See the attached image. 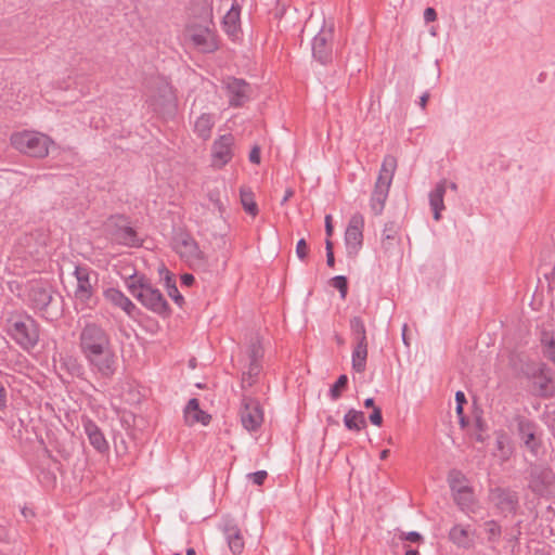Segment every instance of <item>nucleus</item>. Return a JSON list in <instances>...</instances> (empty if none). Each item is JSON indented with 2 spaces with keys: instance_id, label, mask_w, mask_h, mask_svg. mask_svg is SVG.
Masks as SVG:
<instances>
[{
  "instance_id": "obj_48",
  "label": "nucleus",
  "mask_w": 555,
  "mask_h": 555,
  "mask_svg": "<svg viewBox=\"0 0 555 555\" xmlns=\"http://www.w3.org/2000/svg\"><path fill=\"white\" fill-rule=\"evenodd\" d=\"M308 245H307V242L305 238H300L298 242H297V245H296V255L297 257L301 260V261H305L307 256H308Z\"/></svg>"
},
{
  "instance_id": "obj_11",
  "label": "nucleus",
  "mask_w": 555,
  "mask_h": 555,
  "mask_svg": "<svg viewBox=\"0 0 555 555\" xmlns=\"http://www.w3.org/2000/svg\"><path fill=\"white\" fill-rule=\"evenodd\" d=\"M8 334L24 350L34 348L39 340L38 324L29 317L12 321L9 325Z\"/></svg>"
},
{
  "instance_id": "obj_49",
  "label": "nucleus",
  "mask_w": 555,
  "mask_h": 555,
  "mask_svg": "<svg viewBox=\"0 0 555 555\" xmlns=\"http://www.w3.org/2000/svg\"><path fill=\"white\" fill-rule=\"evenodd\" d=\"M455 402H456V413L461 418V423H464V420L462 417L463 414V406L467 402L466 397L463 391H456L455 393Z\"/></svg>"
},
{
  "instance_id": "obj_17",
  "label": "nucleus",
  "mask_w": 555,
  "mask_h": 555,
  "mask_svg": "<svg viewBox=\"0 0 555 555\" xmlns=\"http://www.w3.org/2000/svg\"><path fill=\"white\" fill-rule=\"evenodd\" d=\"M234 137L231 133L220 135L211 146L214 163L222 167L233 157Z\"/></svg>"
},
{
  "instance_id": "obj_42",
  "label": "nucleus",
  "mask_w": 555,
  "mask_h": 555,
  "mask_svg": "<svg viewBox=\"0 0 555 555\" xmlns=\"http://www.w3.org/2000/svg\"><path fill=\"white\" fill-rule=\"evenodd\" d=\"M448 481L452 492L468 486L465 476L459 470H452Z\"/></svg>"
},
{
  "instance_id": "obj_34",
  "label": "nucleus",
  "mask_w": 555,
  "mask_h": 555,
  "mask_svg": "<svg viewBox=\"0 0 555 555\" xmlns=\"http://www.w3.org/2000/svg\"><path fill=\"white\" fill-rule=\"evenodd\" d=\"M221 186L224 189V183L214 185L207 189V198L212 207L219 212L220 217L223 218L225 206L221 196Z\"/></svg>"
},
{
  "instance_id": "obj_23",
  "label": "nucleus",
  "mask_w": 555,
  "mask_h": 555,
  "mask_svg": "<svg viewBox=\"0 0 555 555\" xmlns=\"http://www.w3.org/2000/svg\"><path fill=\"white\" fill-rule=\"evenodd\" d=\"M390 185L391 183H387L378 179L376 180L370 201L371 209L375 215H380L383 212L388 198Z\"/></svg>"
},
{
  "instance_id": "obj_26",
  "label": "nucleus",
  "mask_w": 555,
  "mask_h": 555,
  "mask_svg": "<svg viewBox=\"0 0 555 555\" xmlns=\"http://www.w3.org/2000/svg\"><path fill=\"white\" fill-rule=\"evenodd\" d=\"M211 9L205 8L198 20L190 22L186 26L188 35H212Z\"/></svg>"
},
{
  "instance_id": "obj_28",
  "label": "nucleus",
  "mask_w": 555,
  "mask_h": 555,
  "mask_svg": "<svg viewBox=\"0 0 555 555\" xmlns=\"http://www.w3.org/2000/svg\"><path fill=\"white\" fill-rule=\"evenodd\" d=\"M185 420L190 424L201 423L203 425H208L211 416L201 410L199 401L196 398H192L189 400L185 409H184Z\"/></svg>"
},
{
  "instance_id": "obj_16",
  "label": "nucleus",
  "mask_w": 555,
  "mask_h": 555,
  "mask_svg": "<svg viewBox=\"0 0 555 555\" xmlns=\"http://www.w3.org/2000/svg\"><path fill=\"white\" fill-rule=\"evenodd\" d=\"M262 421L263 413L259 402L251 397L244 396L241 408V422L244 428L248 431L256 430Z\"/></svg>"
},
{
  "instance_id": "obj_1",
  "label": "nucleus",
  "mask_w": 555,
  "mask_h": 555,
  "mask_svg": "<svg viewBox=\"0 0 555 555\" xmlns=\"http://www.w3.org/2000/svg\"><path fill=\"white\" fill-rule=\"evenodd\" d=\"M127 286L130 294L146 309L163 317L170 313L169 305L164 295L144 275L130 276Z\"/></svg>"
},
{
  "instance_id": "obj_22",
  "label": "nucleus",
  "mask_w": 555,
  "mask_h": 555,
  "mask_svg": "<svg viewBox=\"0 0 555 555\" xmlns=\"http://www.w3.org/2000/svg\"><path fill=\"white\" fill-rule=\"evenodd\" d=\"M103 295L109 304L125 311L127 315H134L135 305L121 291L111 287L105 289Z\"/></svg>"
},
{
  "instance_id": "obj_40",
  "label": "nucleus",
  "mask_w": 555,
  "mask_h": 555,
  "mask_svg": "<svg viewBox=\"0 0 555 555\" xmlns=\"http://www.w3.org/2000/svg\"><path fill=\"white\" fill-rule=\"evenodd\" d=\"M166 286L168 296L179 306L181 307L184 302L183 296L179 293L175 279L167 272L166 275Z\"/></svg>"
},
{
  "instance_id": "obj_35",
  "label": "nucleus",
  "mask_w": 555,
  "mask_h": 555,
  "mask_svg": "<svg viewBox=\"0 0 555 555\" xmlns=\"http://www.w3.org/2000/svg\"><path fill=\"white\" fill-rule=\"evenodd\" d=\"M262 370L261 361H248L247 370L242 375V386H253Z\"/></svg>"
},
{
  "instance_id": "obj_5",
  "label": "nucleus",
  "mask_w": 555,
  "mask_h": 555,
  "mask_svg": "<svg viewBox=\"0 0 555 555\" xmlns=\"http://www.w3.org/2000/svg\"><path fill=\"white\" fill-rule=\"evenodd\" d=\"M11 144L21 153L31 157L42 158L49 154V147L52 144V140L40 132L22 131L12 134Z\"/></svg>"
},
{
  "instance_id": "obj_6",
  "label": "nucleus",
  "mask_w": 555,
  "mask_h": 555,
  "mask_svg": "<svg viewBox=\"0 0 555 555\" xmlns=\"http://www.w3.org/2000/svg\"><path fill=\"white\" fill-rule=\"evenodd\" d=\"M150 92L149 103L156 113L166 117H171L176 114V96L170 82L166 78L157 77L153 81L152 87H150Z\"/></svg>"
},
{
  "instance_id": "obj_60",
  "label": "nucleus",
  "mask_w": 555,
  "mask_h": 555,
  "mask_svg": "<svg viewBox=\"0 0 555 555\" xmlns=\"http://www.w3.org/2000/svg\"><path fill=\"white\" fill-rule=\"evenodd\" d=\"M70 372L73 375L80 376L82 372V367L80 364H78L76 361L73 362V366L70 369Z\"/></svg>"
},
{
  "instance_id": "obj_58",
  "label": "nucleus",
  "mask_w": 555,
  "mask_h": 555,
  "mask_svg": "<svg viewBox=\"0 0 555 555\" xmlns=\"http://www.w3.org/2000/svg\"><path fill=\"white\" fill-rule=\"evenodd\" d=\"M195 279L191 273H184L181 275V283L184 286H191L193 285Z\"/></svg>"
},
{
  "instance_id": "obj_56",
  "label": "nucleus",
  "mask_w": 555,
  "mask_h": 555,
  "mask_svg": "<svg viewBox=\"0 0 555 555\" xmlns=\"http://www.w3.org/2000/svg\"><path fill=\"white\" fill-rule=\"evenodd\" d=\"M249 162L253 164H259L260 163V149L258 146H255L250 153H249Z\"/></svg>"
},
{
  "instance_id": "obj_36",
  "label": "nucleus",
  "mask_w": 555,
  "mask_h": 555,
  "mask_svg": "<svg viewBox=\"0 0 555 555\" xmlns=\"http://www.w3.org/2000/svg\"><path fill=\"white\" fill-rule=\"evenodd\" d=\"M191 44L197 48L201 52L210 53L218 48L216 41L217 37H188Z\"/></svg>"
},
{
  "instance_id": "obj_55",
  "label": "nucleus",
  "mask_w": 555,
  "mask_h": 555,
  "mask_svg": "<svg viewBox=\"0 0 555 555\" xmlns=\"http://www.w3.org/2000/svg\"><path fill=\"white\" fill-rule=\"evenodd\" d=\"M7 389L3 384L0 382V410H4L7 408Z\"/></svg>"
},
{
  "instance_id": "obj_64",
  "label": "nucleus",
  "mask_w": 555,
  "mask_h": 555,
  "mask_svg": "<svg viewBox=\"0 0 555 555\" xmlns=\"http://www.w3.org/2000/svg\"><path fill=\"white\" fill-rule=\"evenodd\" d=\"M364 406L367 408V409L372 408L374 410V408H376L374 399L373 398L365 399L364 400Z\"/></svg>"
},
{
  "instance_id": "obj_9",
  "label": "nucleus",
  "mask_w": 555,
  "mask_h": 555,
  "mask_svg": "<svg viewBox=\"0 0 555 555\" xmlns=\"http://www.w3.org/2000/svg\"><path fill=\"white\" fill-rule=\"evenodd\" d=\"M107 331L95 322H88L79 333V350L83 356L112 346Z\"/></svg>"
},
{
  "instance_id": "obj_53",
  "label": "nucleus",
  "mask_w": 555,
  "mask_h": 555,
  "mask_svg": "<svg viewBox=\"0 0 555 555\" xmlns=\"http://www.w3.org/2000/svg\"><path fill=\"white\" fill-rule=\"evenodd\" d=\"M354 340V347L358 348H367V338L366 334L352 336Z\"/></svg>"
},
{
  "instance_id": "obj_8",
  "label": "nucleus",
  "mask_w": 555,
  "mask_h": 555,
  "mask_svg": "<svg viewBox=\"0 0 555 555\" xmlns=\"http://www.w3.org/2000/svg\"><path fill=\"white\" fill-rule=\"evenodd\" d=\"M517 437L521 446L533 456L543 454V440L539 425L522 415L515 417Z\"/></svg>"
},
{
  "instance_id": "obj_44",
  "label": "nucleus",
  "mask_w": 555,
  "mask_h": 555,
  "mask_svg": "<svg viewBox=\"0 0 555 555\" xmlns=\"http://www.w3.org/2000/svg\"><path fill=\"white\" fill-rule=\"evenodd\" d=\"M248 361H261L263 358V348L258 338L250 341L248 346Z\"/></svg>"
},
{
  "instance_id": "obj_61",
  "label": "nucleus",
  "mask_w": 555,
  "mask_h": 555,
  "mask_svg": "<svg viewBox=\"0 0 555 555\" xmlns=\"http://www.w3.org/2000/svg\"><path fill=\"white\" fill-rule=\"evenodd\" d=\"M429 93L428 92H425L423 93V95L420 98V106L424 109L427 105V102L429 100Z\"/></svg>"
},
{
  "instance_id": "obj_59",
  "label": "nucleus",
  "mask_w": 555,
  "mask_h": 555,
  "mask_svg": "<svg viewBox=\"0 0 555 555\" xmlns=\"http://www.w3.org/2000/svg\"><path fill=\"white\" fill-rule=\"evenodd\" d=\"M70 372L73 375L80 376L82 372V367L80 364H78L76 361L73 362V366L70 369Z\"/></svg>"
},
{
  "instance_id": "obj_27",
  "label": "nucleus",
  "mask_w": 555,
  "mask_h": 555,
  "mask_svg": "<svg viewBox=\"0 0 555 555\" xmlns=\"http://www.w3.org/2000/svg\"><path fill=\"white\" fill-rule=\"evenodd\" d=\"M241 28V7L234 1L222 18V29L227 35H235Z\"/></svg>"
},
{
  "instance_id": "obj_10",
  "label": "nucleus",
  "mask_w": 555,
  "mask_h": 555,
  "mask_svg": "<svg viewBox=\"0 0 555 555\" xmlns=\"http://www.w3.org/2000/svg\"><path fill=\"white\" fill-rule=\"evenodd\" d=\"M77 285L74 292L75 299L89 308L96 305L94 286L98 283V274L87 266H77L74 271Z\"/></svg>"
},
{
  "instance_id": "obj_13",
  "label": "nucleus",
  "mask_w": 555,
  "mask_h": 555,
  "mask_svg": "<svg viewBox=\"0 0 555 555\" xmlns=\"http://www.w3.org/2000/svg\"><path fill=\"white\" fill-rule=\"evenodd\" d=\"M364 217L360 212L353 214L345 231V245L347 255L354 257L363 245Z\"/></svg>"
},
{
  "instance_id": "obj_54",
  "label": "nucleus",
  "mask_w": 555,
  "mask_h": 555,
  "mask_svg": "<svg viewBox=\"0 0 555 555\" xmlns=\"http://www.w3.org/2000/svg\"><path fill=\"white\" fill-rule=\"evenodd\" d=\"M437 18V12L434 8H426L424 11V20L426 23L434 22Z\"/></svg>"
},
{
  "instance_id": "obj_47",
  "label": "nucleus",
  "mask_w": 555,
  "mask_h": 555,
  "mask_svg": "<svg viewBox=\"0 0 555 555\" xmlns=\"http://www.w3.org/2000/svg\"><path fill=\"white\" fill-rule=\"evenodd\" d=\"M349 323L352 336L366 334L365 324L361 317H352Z\"/></svg>"
},
{
  "instance_id": "obj_20",
  "label": "nucleus",
  "mask_w": 555,
  "mask_h": 555,
  "mask_svg": "<svg viewBox=\"0 0 555 555\" xmlns=\"http://www.w3.org/2000/svg\"><path fill=\"white\" fill-rule=\"evenodd\" d=\"M490 501L503 512H512L518 504V498L516 493L504 488H494L489 493Z\"/></svg>"
},
{
  "instance_id": "obj_39",
  "label": "nucleus",
  "mask_w": 555,
  "mask_h": 555,
  "mask_svg": "<svg viewBox=\"0 0 555 555\" xmlns=\"http://www.w3.org/2000/svg\"><path fill=\"white\" fill-rule=\"evenodd\" d=\"M240 195H241V203H242L245 211L251 216H256L258 214V207L254 201L253 193L250 191L241 189Z\"/></svg>"
},
{
  "instance_id": "obj_2",
  "label": "nucleus",
  "mask_w": 555,
  "mask_h": 555,
  "mask_svg": "<svg viewBox=\"0 0 555 555\" xmlns=\"http://www.w3.org/2000/svg\"><path fill=\"white\" fill-rule=\"evenodd\" d=\"M173 249L180 259L194 271L207 272L210 269L208 256L201 249L196 240L189 233H179L173 238Z\"/></svg>"
},
{
  "instance_id": "obj_29",
  "label": "nucleus",
  "mask_w": 555,
  "mask_h": 555,
  "mask_svg": "<svg viewBox=\"0 0 555 555\" xmlns=\"http://www.w3.org/2000/svg\"><path fill=\"white\" fill-rule=\"evenodd\" d=\"M216 118L214 114L203 113L194 122V132L202 140H208L215 126Z\"/></svg>"
},
{
  "instance_id": "obj_31",
  "label": "nucleus",
  "mask_w": 555,
  "mask_h": 555,
  "mask_svg": "<svg viewBox=\"0 0 555 555\" xmlns=\"http://www.w3.org/2000/svg\"><path fill=\"white\" fill-rule=\"evenodd\" d=\"M398 225L393 221H389L385 224L382 233V247L388 253L398 243Z\"/></svg>"
},
{
  "instance_id": "obj_45",
  "label": "nucleus",
  "mask_w": 555,
  "mask_h": 555,
  "mask_svg": "<svg viewBox=\"0 0 555 555\" xmlns=\"http://www.w3.org/2000/svg\"><path fill=\"white\" fill-rule=\"evenodd\" d=\"M495 446L504 460L509 459L512 455V449L508 447V438L505 434L498 435Z\"/></svg>"
},
{
  "instance_id": "obj_41",
  "label": "nucleus",
  "mask_w": 555,
  "mask_h": 555,
  "mask_svg": "<svg viewBox=\"0 0 555 555\" xmlns=\"http://www.w3.org/2000/svg\"><path fill=\"white\" fill-rule=\"evenodd\" d=\"M348 377L347 375H340L337 380L331 386L328 396L333 401L340 398L341 392L347 388Z\"/></svg>"
},
{
  "instance_id": "obj_24",
  "label": "nucleus",
  "mask_w": 555,
  "mask_h": 555,
  "mask_svg": "<svg viewBox=\"0 0 555 555\" xmlns=\"http://www.w3.org/2000/svg\"><path fill=\"white\" fill-rule=\"evenodd\" d=\"M446 191L447 180L443 179L436 184V186L430 191L428 195L433 217L436 221L441 219V211L446 208L443 203Z\"/></svg>"
},
{
  "instance_id": "obj_43",
  "label": "nucleus",
  "mask_w": 555,
  "mask_h": 555,
  "mask_svg": "<svg viewBox=\"0 0 555 555\" xmlns=\"http://www.w3.org/2000/svg\"><path fill=\"white\" fill-rule=\"evenodd\" d=\"M485 529L488 534V540L490 542H498L502 534V528L495 520H488L485 522Z\"/></svg>"
},
{
  "instance_id": "obj_7",
  "label": "nucleus",
  "mask_w": 555,
  "mask_h": 555,
  "mask_svg": "<svg viewBox=\"0 0 555 555\" xmlns=\"http://www.w3.org/2000/svg\"><path fill=\"white\" fill-rule=\"evenodd\" d=\"M524 374L531 382V389L534 396L544 399L555 396V378L547 364L539 362L528 365Z\"/></svg>"
},
{
  "instance_id": "obj_15",
  "label": "nucleus",
  "mask_w": 555,
  "mask_h": 555,
  "mask_svg": "<svg viewBox=\"0 0 555 555\" xmlns=\"http://www.w3.org/2000/svg\"><path fill=\"white\" fill-rule=\"evenodd\" d=\"M53 293L48 282L34 281L28 286L27 300L34 309L44 311L52 301Z\"/></svg>"
},
{
  "instance_id": "obj_63",
  "label": "nucleus",
  "mask_w": 555,
  "mask_h": 555,
  "mask_svg": "<svg viewBox=\"0 0 555 555\" xmlns=\"http://www.w3.org/2000/svg\"><path fill=\"white\" fill-rule=\"evenodd\" d=\"M326 263L331 268L334 267V264H335V257H334V253L333 251L326 253Z\"/></svg>"
},
{
  "instance_id": "obj_3",
  "label": "nucleus",
  "mask_w": 555,
  "mask_h": 555,
  "mask_svg": "<svg viewBox=\"0 0 555 555\" xmlns=\"http://www.w3.org/2000/svg\"><path fill=\"white\" fill-rule=\"evenodd\" d=\"M526 481L535 496L550 499L555 494V472L546 463H529Z\"/></svg>"
},
{
  "instance_id": "obj_32",
  "label": "nucleus",
  "mask_w": 555,
  "mask_h": 555,
  "mask_svg": "<svg viewBox=\"0 0 555 555\" xmlns=\"http://www.w3.org/2000/svg\"><path fill=\"white\" fill-rule=\"evenodd\" d=\"M344 424L349 430L360 431L366 426L364 413L350 409L344 416Z\"/></svg>"
},
{
  "instance_id": "obj_33",
  "label": "nucleus",
  "mask_w": 555,
  "mask_h": 555,
  "mask_svg": "<svg viewBox=\"0 0 555 555\" xmlns=\"http://www.w3.org/2000/svg\"><path fill=\"white\" fill-rule=\"evenodd\" d=\"M397 169V159L392 155H386L382 163V167L377 179L387 183H392L395 171Z\"/></svg>"
},
{
  "instance_id": "obj_25",
  "label": "nucleus",
  "mask_w": 555,
  "mask_h": 555,
  "mask_svg": "<svg viewBox=\"0 0 555 555\" xmlns=\"http://www.w3.org/2000/svg\"><path fill=\"white\" fill-rule=\"evenodd\" d=\"M449 540L460 548L469 550L474 546V539L469 530L459 524H455L449 531Z\"/></svg>"
},
{
  "instance_id": "obj_62",
  "label": "nucleus",
  "mask_w": 555,
  "mask_h": 555,
  "mask_svg": "<svg viewBox=\"0 0 555 555\" xmlns=\"http://www.w3.org/2000/svg\"><path fill=\"white\" fill-rule=\"evenodd\" d=\"M294 195V190L293 189H287L285 191V194L281 201V204L284 205L292 196Z\"/></svg>"
},
{
  "instance_id": "obj_19",
  "label": "nucleus",
  "mask_w": 555,
  "mask_h": 555,
  "mask_svg": "<svg viewBox=\"0 0 555 555\" xmlns=\"http://www.w3.org/2000/svg\"><path fill=\"white\" fill-rule=\"evenodd\" d=\"M222 531L230 551L234 555L241 554L244 550L245 541L237 524L232 519H227L223 522Z\"/></svg>"
},
{
  "instance_id": "obj_37",
  "label": "nucleus",
  "mask_w": 555,
  "mask_h": 555,
  "mask_svg": "<svg viewBox=\"0 0 555 555\" xmlns=\"http://www.w3.org/2000/svg\"><path fill=\"white\" fill-rule=\"evenodd\" d=\"M366 358L367 348L353 347L351 356L352 369L358 373L364 372L366 367Z\"/></svg>"
},
{
  "instance_id": "obj_14",
  "label": "nucleus",
  "mask_w": 555,
  "mask_h": 555,
  "mask_svg": "<svg viewBox=\"0 0 555 555\" xmlns=\"http://www.w3.org/2000/svg\"><path fill=\"white\" fill-rule=\"evenodd\" d=\"M223 86L231 106L240 107L250 100L253 90L244 79L228 77L223 80Z\"/></svg>"
},
{
  "instance_id": "obj_51",
  "label": "nucleus",
  "mask_w": 555,
  "mask_h": 555,
  "mask_svg": "<svg viewBox=\"0 0 555 555\" xmlns=\"http://www.w3.org/2000/svg\"><path fill=\"white\" fill-rule=\"evenodd\" d=\"M369 418L372 424H374L376 426H380L383 423V415H382L380 408H374V410L370 414Z\"/></svg>"
},
{
  "instance_id": "obj_18",
  "label": "nucleus",
  "mask_w": 555,
  "mask_h": 555,
  "mask_svg": "<svg viewBox=\"0 0 555 555\" xmlns=\"http://www.w3.org/2000/svg\"><path fill=\"white\" fill-rule=\"evenodd\" d=\"M82 427L89 443L94 448V450L101 454L107 453L109 444L101 428L88 417L82 418Z\"/></svg>"
},
{
  "instance_id": "obj_46",
  "label": "nucleus",
  "mask_w": 555,
  "mask_h": 555,
  "mask_svg": "<svg viewBox=\"0 0 555 555\" xmlns=\"http://www.w3.org/2000/svg\"><path fill=\"white\" fill-rule=\"evenodd\" d=\"M331 284L333 287L338 289L340 294V298L345 299L348 293V281L344 275H336L331 280Z\"/></svg>"
},
{
  "instance_id": "obj_12",
  "label": "nucleus",
  "mask_w": 555,
  "mask_h": 555,
  "mask_svg": "<svg viewBox=\"0 0 555 555\" xmlns=\"http://www.w3.org/2000/svg\"><path fill=\"white\" fill-rule=\"evenodd\" d=\"M109 227H112L111 234L115 242L128 247H139L141 240L137 231L129 225V222L124 216H114L111 218Z\"/></svg>"
},
{
  "instance_id": "obj_57",
  "label": "nucleus",
  "mask_w": 555,
  "mask_h": 555,
  "mask_svg": "<svg viewBox=\"0 0 555 555\" xmlns=\"http://www.w3.org/2000/svg\"><path fill=\"white\" fill-rule=\"evenodd\" d=\"M333 232H334V228H333V224H332V216L331 215H326L325 216V233H326V236L331 237L333 235Z\"/></svg>"
},
{
  "instance_id": "obj_38",
  "label": "nucleus",
  "mask_w": 555,
  "mask_h": 555,
  "mask_svg": "<svg viewBox=\"0 0 555 555\" xmlns=\"http://www.w3.org/2000/svg\"><path fill=\"white\" fill-rule=\"evenodd\" d=\"M543 356L555 364V338L548 333H543L542 339Z\"/></svg>"
},
{
  "instance_id": "obj_30",
  "label": "nucleus",
  "mask_w": 555,
  "mask_h": 555,
  "mask_svg": "<svg viewBox=\"0 0 555 555\" xmlns=\"http://www.w3.org/2000/svg\"><path fill=\"white\" fill-rule=\"evenodd\" d=\"M454 502L460 507L461 511L468 513L473 511V506L475 503L473 489L467 486L463 489H459L452 492Z\"/></svg>"
},
{
  "instance_id": "obj_52",
  "label": "nucleus",
  "mask_w": 555,
  "mask_h": 555,
  "mask_svg": "<svg viewBox=\"0 0 555 555\" xmlns=\"http://www.w3.org/2000/svg\"><path fill=\"white\" fill-rule=\"evenodd\" d=\"M402 540L404 541H410V542H420L423 540L422 535L416 532V531H411V532H408V533H402V537H401Z\"/></svg>"
},
{
  "instance_id": "obj_50",
  "label": "nucleus",
  "mask_w": 555,
  "mask_h": 555,
  "mask_svg": "<svg viewBox=\"0 0 555 555\" xmlns=\"http://www.w3.org/2000/svg\"><path fill=\"white\" fill-rule=\"evenodd\" d=\"M267 476L268 473L266 470H258L248 475L249 479L257 486H261L264 482Z\"/></svg>"
},
{
  "instance_id": "obj_4",
  "label": "nucleus",
  "mask_w": 555,
  "mask_h": 555,
  "mask_svg": "<svg viewBox=\"0 0 555 555\" xmlns=\"http://www.w3.org/2000/svg\"><path fill=\"white\" fill-rule=\"evenodd\" d=\"M90 372L105 384L111 382L118 369V357L114 346L83 356Z\"/></svg>"
},
{
  "instance_id": "obj_21",
  "label": "nucleus",
  "mask_w": 555,
  "mask_h": 555,
  "mask_svg": "<svg viewBox=\"0 0 555 555\" xmlns=\"http://www.w3.org/2000/svg\"><path fill=\"white\" fill-rule=\"evenodd\" d=\"M333 37H313L311 42L313 57L325 65L332 61Z\"/></svg>"
}]
</instances>
